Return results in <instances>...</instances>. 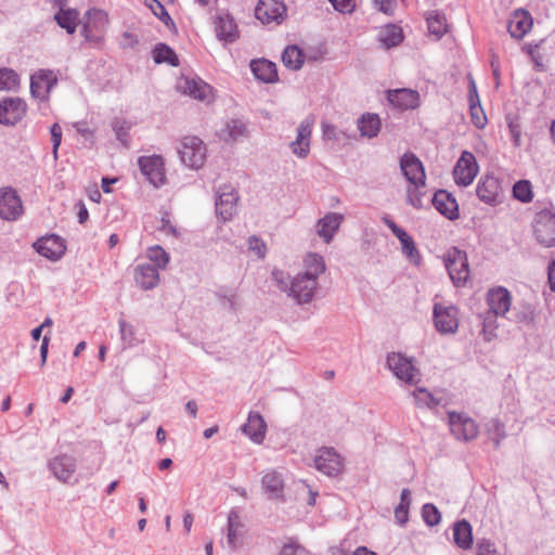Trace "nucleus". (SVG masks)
<instances>
[{
	"mask_svg": "<svg viewBox=\"0 0 555 555\" xmlns=\"http://www.w3.org/2000/svg\"><path fill=\"white\" fill-rule=\"evenodd\" d=\"M153 59L155 63H168L172 66L179 65V60L175 51L165 43H158L153 50Z\"/></svg>",
	"mask_w": 555,
	"mask_h": 555,
	"instance_id": "nucleus-42",
	"label": "nucleus"
},
{
	"mask_svg": "<svg viewBox=\"0 0 555 555\" xmlns=\"http://www.w3.org/2000/svg\"><path fill=\"white\" fill-rule=\"evenodd\" d=\"M255 15L262 24H281L286 17V7L279 0H259Z\"/></svg>",
	"mask_w": 555,
	"mask_h": 555,
	"instance_id": "nucleus-10",
	"label": "nucleus"
},
{
	"mask_svg": "<svg viewBox=\"0 0 555 555\" xmlns=\"http://www.w3.org/2000/svg\"><path fill=\"white\" fill-rule=\"evenodd\" d=\"M56 83L57 77L53 70L39 69L30 77V93L35 99L46 101Z\"/></svg>",
	"mask_w": 555,
	"mask_h": 555,
	"instance_id": "nucleus-9",
	"label": "nucleus"
},
{
	"mask_svg": "<svg viewBox=\"0 0 555 555\" xmlns=\"http://www.w3.org/2000/svg\"><path fill=\"white\" fill-rule=\"evenodd\" d=\"M322 135L324 140L333 141V142H341L347 139L346 132L338 129L333 124L323 121L322 122Z\"/></svg>",
	"mask_w": 555,
	"mask_h": 555,
	"instance_id": "nucleus-49",
	"label": "nucleus"
},
{
	"mask_svg": "<svg viewBox=\"0 0 555 555\" xmlns=\"http://www.w3.org/2000/svg\"><path fill=\"white\" fill-rule=\"evenodd\" d=\"M449 425L453 436L459 440L470 441L478 435V426L468 416L451 412L449 413Z\"/></svg>",
	"mask_w": 555,
	"mask_h": 555,
	"instance_id": "nucleus-11",
	"label": "nucleus"
},
{
	"mask_svg": "<svg viewBox=\"0 0 555 555\" xmlns=\"http://www.w3.org/2000/svg\"><path fill=\"white\" fill-rule=\"evenodd\" d=\"M480 201L489 205H496L501 202L502 189L499 179L493 176L482 178L476 189Z\"/></svg>",
	"mask_w": 555,
	"mask_h": 555,
	"instance_id": "nucleus-20",
	"label": "nucleus"
},
{
	"mask_svg": "<svg viewBox=\"0 0 555 555\" xmlns=\"http://www.w3.org/2000/svg\"><path fill=\"white\" fill-rule=\"evenodd\" d=\"M357 126L361 137L373 139L379 133L382 122L377 114L365 113L358 119Z\"/></svg>",
	"mask_w": 555,
	"mask_h": 555,
	"instance_id": "nucleus-35",
	"label": "nucleus"
},
{
	"mask_svg": "<svg viewBox=\"0 0 555 555\" xmlns=\"http://www.w3.org/2000/svg\"><path fill=\"white\" fill-rule=\"evenodd\" d=\"M535 241L545 248L555 247V209L544 208L539 210L532 222Z\"/></svg>",
	"mask_w": 555,
	"mask_h": 555,
	"instance_id": "nucleus-2",
	"label": "nucleus"
},
{
	"mask_svg": "<svg viewBox=\"0 0 555 555\" xmlns=\"http://www.w3.org/2000/svg\"><path fill=\"white\" fill-rule=\"evenodd\" d=\"M435 327L440 334H454L459 328V311L454 306H434Z\"/></svg>",
	"mask_w": 555,
	"mask_h": 555,
	"instance_id": "nucleus-7",
	"label": "nucleus"
},
{
	"mask_svg": "<svg viewBox=\"0 0 555 555\" xmlns=\"http://www.w3.org/2000/svg\"><path fill=\"white\" fill-rule=\"evenodd\" d=\"M120 338L124 344V348H130L137 345L135 331L133 325L120 319L118 321Z\"/></svg>",
	"mask_w": 555,
	"mask_h": 555,
	"instance_id": "nucleus-44",
	"label": "nucleus"
},
{
	"mask_svg": "<svg viewBox=\"0 0 555 555\" xmlns=\"http://www.w3.org/2000/svg\"><path fill=\"white\" fill-rule=\"evenodd\" d=\"M312 125V119H304L297 128L296 139L289 143V149L292 153L298 158L305 159L308 157L310 153Z\"/></svg>",
	"mask_w": 555,
	"mask_h": 555,
	"instance_id": "nucleus-16",
	"label": "nucleus"
},
{
	"mask_svg": "<svg viewBox=\"0 0 555 555\" xmlns=\"http://www.w3.org/2000/svg\"><path fill=\"white\" fill-rule=\"evenodd\" d=\"M476 555H499L498 548L490 539H481L476 544Z\"/></svg>",
	"mask_w": 555,
	"mask_h": 555,
	"instance_id": "nucleus-55",
	"label": "nucleus"
},
{
	"mask_svg": "<svg viewBox=\"0 0 555 555\" xmlns=\"http://www.w3.org/2000/svg\"><path fill=\"white\" fill-rule=\"evenodd\" d=\"M146 256L157 269H165L169 262V255L159 245L150 247L146 251Z\"/></svg>",
	"mask_w": 555,
	"mask_h": 555,
	"instance_id": "nucleus-43",
	"label": "nucleus"
},
{
	"mask_svg": "<svg viewBox=\"0 0 555 555\" xmlns=\"http://www.w3.org/2000/svg\"><path fill=\"white\" fill-rule=\"evenodd\" d=\"M314 467L328 477H336L344 470L343 456L331 447H323L317 451Z\"/></svg>",
	"mask_w": 555,
	"mask_h": 555,
	"instance_id": "nucleus-6",
	"label": "nucleus"
},
{
	"mask_svg": "<svg viewBox=\"0 0 555 555\" xmlns=\"http://www.w3.org/2000/svg\"><path fill=\"white\" fill-rule=\"evenodd\" d=\"M250 68L255 77L263 82L271 83L278 80L276 66L268 60L253 61Z\"/></svg>",
	"mask_w": 555,
	"mask_h": 555,
	"instance_id": "nucleus-36",
	"label": "nucleus"
},
{
	"mask_svg": "<svg viewBox=\"0 0 555 555\" xmlns=\"http://www.w3.org/2000/svg\"><path fill=\"white\" fill-rule=\"evenodd\" d=\"M387 367L400 380L415 385L420 382V371L414 364L413 358H408L401 352H390L386 359Z\"/></svg>",
	"mask_w": 555,
	"mask_h": 555,
	"instance_id": "nucleus-3",
	"label": "nucleus"
},
{
	"mask_svg": "<svg viewBox=\"0 0 555 555\" xmlns=\"http://www.w3.org/2000/svg\"><path fill=\"white\" fill-rule=\"evenodd\" d=\"M146 7L153 12L155 16H157L166 26H175V23L167 10L158 0H144Z\"/></svg>",
	"mask_w": 555,
	"mask_h": 555,
	"instance_id": "nucleus-48",
	"label": "nucleus"
},
{
	"mask_svg": "<svg viewBox=\"0 0 555 555\" xmlns=\"http://www.w3.org/2000/svg\"><path fill=\"white\" fill-rule=\"evenodd\" d=\"M425 185H415L410 184L406 190V199L410 205H412L416 209H421L423 207L422 197L424 192L421 190Z\"/></svg>",
	"mask_w": 555,
	"mask_h": 555,
	"instance_id": "nucleus-51",
	"label": "nucleus"
},
{
	"mask_svg": "<svg viewBox=\"0 0 555 555\" xmlns=\"http://www.w3.org/2000/svg\"><path fill=\"white\" fill-rule=\"evenodd\" d=\"M433 205L450 220L459 218V205L454 196L446 190L437 191L433 196Z\"/></svg>",
	"mask_w": 555,
	"mask_h": 555,
	"instance_id": "nucleus-22",
	"label": "nucleus"
},
{
	"mask_svg": "<svg viewBox=\"0 0 555 555\" xmlns=\"http://www.w3.org/2000/svg\"><path fill=\"white\" fill-rule=\"evenodd\" d=\"M344 220V216L338 212H328L323 218H321L317 225L318 235L325 242L330 243L337 230L339 229L341 222Z\"/></svg>",
	"mask_w": 555,
	"mask_h": 555,
	"instance_id": "nucleus-25",
	"label": "nucleus"
},
{
	"mask_svg": "<svg viewBox=\"0 0 555 555\" xmlns=\"http://www.w3.org/2000/svg\"><path fill=\"white\" fill-rule=\"evenodd\" d=\"M402 253L413 262L418 263L420 253L415 246L413 238L410 236L401 242Z\"/></svg>",
	"mask_w": 555,
	"mask_h": 555,
	"instance_id": "nucleus-54",
	"label": "nucleus"
},
{
	"mask_svg": "<svg viewBox=\"0 0 555 555\" xmlns=\"http://www.w3.org/2000/svg\"><path fill=\"white\" fill-rule=\"evenodd\" d=\"M478 172V165L473 153L464 151L453 169L454 181L457 185L468 186Z\"/></svg>",
	"mask_w": 555,
	"mask_h": 555,
	"instance_id": "nucleus-8",
	"label": "nucleus"
},
{
	"mask_svg": "<svg viewBox=\"0 0 555 555\" xmlns=\"http://www.w3.org/2000/svg\"><path fill=\"white\" fill-rule=\"evenodd\" d=\"M267 425L263 417L257 412H250L247 423L243 425V433L255 443H261L266 436Z\"/></svg>",
	"mask_w": 555,
	"mask_h": 555,
	"instance_id": "nucleus-32",
	"label": "nucleus"
},
{
	"mask_svg": "<svg viewBox=\"0 0 555 555\" xmlns=\"http://www.w3.org/2000/svg\"><path fill=\"white\" fill-rule=\"evenodd\" d=\"M383 222L390 229L400 243L410 237V235L402 228L398 227L388 216L383 217Z\"/></svg>",
	"mask_w": 555,
	"mask_h": 555,
	"instance_id": "nucleus-58",
	"label": "nucleus"
},
{
	"mask_svg": "<svg viewBox=\"0 0 555 555\" xmlns=\"http://www.w3.org/2000/svg\"><path fill=\"white\" fill-rule=\"evenodd\" d=\"M177 89L184 94L207 103L212 99V88L199 78L181 77L178 80Z\"/></svg>",
	"mask_w": 555,
	"mask_h": 555,
	"instance_id": "nucleus-13",
	"label": "nucleus"
},
{
	"mask_svg": "<svg viewBox=\"0 0 555 555\" xmlns=\"http://www.w3.org/2000/svg\"><path fill=\"white\" fill-rule=\"evenodd\" d=\"M54 20L60 27L72 35L76 31L79 22V13L75 9L62 7L59 8L57 12L54 14Z\"/></svg>",
	"mask_w": 555,
	"mask_h": 555,
	"instance_id": "nucleus-37",
	"label": "nucleus"
},
{
	"mask_svg": "<svg viewBox=\"0 0 555 555\" xmlns=\"http://www.w3.org/2000/svg\"><path fill=\"white\" fill-rule=\"evenodd\" d=\"M280 555H309V553L298 543L289 542L283 545Z\"/></svg>",
	"mask_w": 555,
	"mask_h": 555,
	"instance_id": "nucleus-59",
	"label": "nucleus"
},
{
	"mask_svg": "<svg viewBox=\"0 0 555 555\" xmlns=\"http://www.w3.org/2000/svg\"><path fill=\"white\" fill-rule=\"evenodd\" d=\"M282 61L287 68L297 70L301 68L305 56L297 46H288L282 54Z\"/></svg>",
	"mask_w": 555,
	"mask_h": 555,
	"instance_id": "nucleus-40",
	"label": "nucleus"
},
{
	"mask_svg": "<svg viewBox=\"0 0 555 555\" xmlns=\"http://www.w3.org/2000/svg\"><path fill=\"white\" fill-rule=\"evenodd\" d=\"M444 266L449 276L455 285L464 284L469 276L467 255L465 251L453 247L444 255Z\"/></svg>",
	"mask_w": 555,
	"mask_h": 555,
	"instance_id": "nucleus-4",
	"label": "nucleus"
},
{
	"mask_svg": "<svg viewBox=\"0 0 555 555\" xmlns=\"http://www.w3.org/2000/svg\"><path fill=\"white\" fill-rule=\"evenodd\" d=\"M488 430L492 437L495 447H499L505 438V427L499 420H491L488 424Z\"/></svg>",
	"mask_w": 555,
	"mask_h": 555,
	"instance_id": "nucleus-53",
	"label": "nucleus"
},
{
	"mask_svg": "<svg viewBox=\"0 0 555 555\" xmlns=\"http://www.w3.org/2000/svg\"><path fill=\"white\" fill-rule=\"evenodd\" d=\"M532 27L530 14L524 10H517L508 20L507 30L513 38L521 39Z\"/></svg>",
	"mask_w": 555,
	"mask_h": 555,
	"instance_id": "nucleus-26",
	"label": "nucleus"
},
{
	"mask_svg": "<svg viewBox=\"0 0 555 555\" xmlns=\"http://www.w3.org/2000/svg\"><path fill=\"white\" fill-rule=\"evenodd\" d=\"M261 483L269 499L282 498L284 481L278 472L273 469L267 470L262 476Z\"/></svg>",
	"mask_w": 555,
	"mask_h": 555,
	"instance_id": "nucleus-33",
	"label": "nucleus"
},
{
	"mask_svg": "<svg viewBox=\"0 0 555 555\" xmlns=\"http://www.w3.org/2000/svg\"><path fill=\"white\" fill-rule=\"evenodd\" d=\"M325 270L324 258L317 253H308L302 260V271L298 274L319 282V278L325 273Z\"/></svg>",
	"mask_w": 555,
	"mask_h": 555,
	"instance_id": "nucleus-27",
	"label": "nucleus"
},
{
	"mask_svg": "<svg viewBox=\"0 0 555 555\" xmlns=\"http://www.w3.org/2000/svg\"><path fill=\"white\" fill-rule=\"evenodd\" d=\"M513 195L522 203L531 202L533 197L531 183L527 180L516 182L513 186Z\"/></svg>",
	"mask_w": 555,
	"mask_h": 555,
	"instance_id": "nucleus-47",
	"label": "nucleus"
},
{
	"mask_svg": "<svg viewBox=\"0 0 555 555\" xmlns=\"http://www.w3.org/2000/svg\"><path fill=\"white\" fill-rule=\"evenodd\" d=\"M415 404L420 408L433 409L438 405L439 401L425 388H416L412 392Z\"/></svg>",
	"mask_w": 555,
	"mask_h": 555,
	"instance_id": "nucleus-45",
	"label": "nucleus"
},
{
	"mask_svg": "<svg viewBox=\"0 0 555 555\" xmlns=\"http://www.w3.org/2000/svg\"><path fill=\"white\" fill-rule=\"evenodd\" d=\"M378 39L386 49L398 46L402 39V29L396 25H387L378 33Z\"/></svg>",
	"mask_w": 555,
	"mask_h": 555,
	"instance_id": "nucleus-39",
	"label": "nucleus"
},
{
	"mask_svg": "<svg viewBox=\"0 0 555 555\" xmlns=\"http://www.w3.org/2000/svg\"><path fill=\"white\" fill-rule=\"evenodd\" d=\"M36 251L49 260H59L65 253L64 241L56 235H49L37 240L34 243Z\"/></svg>",
	"mask_w": 555,
	"mask_h": 555,
	"instance_id": "nucleus-19",
	"label": "nucleus"
},
{
	"mask_svg": "<svg viewBox=\"0 0 555 555\" xmlns=\"http://www.w3.org/2000/svg\"><path fill=\"white\" fill-rule=\"evenodd\" d=\"M400 169L410 184L425 185L426 175L424 166L413 153L402 155L400 158Z\"/></svg>",
	"mask_w": 555,
	"mask_h": 555,
	"instance_id": "nucleus-14",
	"label": "nucleus"
},
{
	"mask_svg": "<svg viewBox=\"0 0 555 555\" xmlns=\"http://www.w3.org/2000/svg\"><path fill=\"white\" fill-rule=\"evenodd\" d=\"M244 526L241 521L240 513L236 509H232L228 516V533L227 543L228 546L235 551L242 545V538Z\"/></svg>",
	"mask_w": 555,
	"mask_h": 555,
	"instance_id": "nucleus-29",
	"label": "nucleus"
},
{
	"mask_svg": "<svg viewBox=\"0 0 555 555\" xmlns=\"http://www.w3.org/2000/svg\"><path fill=\"white\" fill-rule=\"evenodd\" d=\"M468 103L472 122L478 129L485 128V126L487 125V116L480 104L476 82L472 77H469L468 83Z\"/></svg>",
	"mask_w": 555,
	"mask_h": 555,
	"instance_id": "nucleus-23",
	"label": "nucleus"
},
{
	"mask_svg": "<svg viewBox=\"0 0 555 555\" xmlns=\"http://www.w3.org/2000/svg\"><path fill=\"white\" fill-rule=\"evenodd\" d=\"M225 131L229 137L228 139H230L232 141H236L240 138L245 137L247 133L245 124L238 119H232V120L228 121Z\"/></svg>",
	"mask_w": 555,
	"mask_h": 555,
	"instance_id": "nucleus-50",
	"label": "nucleus"
},
{
	"mask_svg": "<svg viewBox=\"0 0 555 555\" xmlns=\"http://www.w3.org/2000/svg\"><path fill=\"white\" fill-rule=\"evenodd\" d=\"M272 280L281 292L293 298L297 305L310 304L319 289V282L300 274L291 276L282 270L272 271Z\"/></svg>",
	"mask_w": 555,
	"mask_h": 555,
	"instance_id": "nucleus-1",
	"label": "nucleus"
},
{
	"mask_svg": "<svg viewBox=\"0 0 555 555\" xmlns=\"http://www.w3.org/2000/svg\"><path fill=\"white\" fill-rule=\"evenodd\" d=\"M387 100L401 111L415 109L421 104L418 91L408 88L388 90Z\"/></svg>",
	"mask_w": 555,
	"mask_h": 555,
	"instance_id": "nucleus-18",
	"label": "nucleus"
},
{
	"mask_svg": "<svg viewBox=\"0 0 555 555\" xmlns=\"http://www.w3.org/2000/svg\"><path fill=\"white\" fill-rule=\"evenodd\" d=\"M453 540L455 544L463 550H468L472 547L473 529L467 520L462 519L454 524Z\"/></svg>",
	"mask_w": 555,
	"mask_h": 555,
	"instance_id": "nucleus-38",
	"label": "nucleus"
},
{
	"mask_svg": "<svg viewBox=\"0 0 555 555\" xmlns=\"http://www.w3.org/2000/svg\"><path fill=\"white\" fill-rule=\"evenodd\" d=\"M248 248L255 253L259 258H264L267 246L263 241L257 236H250L248 238Z\"/></svg>",
	"mask_w": 555,
	"mask_h": 555,
	"instance_id": "nucleus-57",
	"label": "nucleus"
},
{
	"mask_svg": "<svg viewBox=\"0 0 555 555\" xmlns=\"http://www.w3.org/2000/svg\"><path fill=\"white\" fill-rule=\"evenodd\" d=\"M141 172L147 178L151 184L158 188L165 183V168L160 156H142L138 160Z\"/></svg>",
	"mask_w": 555,
	"mask_h": 555,
	"instance_id": "nucleus-12",
	"label": "nucleus"
},
{
	"mask_svg": "<svg viewBox=\"0 0 555 555\" xmlns=\"http://www.w3.org/2000/svg\"><path fill=\"white\" fill-rule=\"evenodd\" d=\"M237 202V195L234 190L221 191L216 199V212L217 216L223 221H228L232 218Z\"/></svg>",
	"mask_w": 555,
	"mask_h": 555,
	"instance_id": "nucleus-30",
	"label": "nucleus"
},
{
	"mask_svg": "<svg viewBox=\"0 0 555 555\" xmlns=\"http://www.w3.org/2000/svg\"><path fill=\"white\" fill-rule=\"evenodd\" d=\"M139 43V38L137 35L126 31L122 34L120 39V47L122 49H133Z\"/></svg>",
	"mask_w": 555,
	"mask_h": 555,
	"instance_id": "nucleus-63",
	"label": "nucleus"
},
{
	"mask_svg": "<svg viewBox=\"0 0 555 555\" xmlns=\"http://www.w3.org/2000/svg\"><path fill=\"white\" fill-rule=\"evenodd\" d=\"M216 34L220 40L227 42H233L237 38V26L230 14L225 13L217 17Z\"/></svg>",
	"mask_w": 555,
	"mask_h": 555,
	"instance_id": "nucleus-34",
	"label": "nucleus"
},
{
	"mask_svg": "<svg viewBox=\"0 0 555 555\" xmlns=\"http://www.w3.org/2000/svg\"><path fill=\"white\" fill-rule=\"evenodd\" d=\"M18 83V75L13 69L0 68V91L14 90Z\"/></svg>",
	"mask_w": 555,
	"mask_h": 555,
	"instance_id": "nucleus-46",
	"label": "nucleus"
},
{
	"mask_svg": "<svg viewBox=\"0 0 555 555\" xmlns=\"http://www.w3.org/2000/svg\"><path fill=\"white\" fill-rule=\"evenodd\" d=\"M499 315L500 314H494L491 311H488L485 314L482 320V331L485 332V334L491 335L493 333V331L496 328V317Z\"/></svg>",
	"mask_w": 555,
	"mask_h": 555,
	"instance_id": "nucleus-61",
	"label": "nucleus"
},
{
	"mask_svg": "<svg viewBox=\"0 0 555 555\" xmlns=\"http://www.w3.org/2000/svg\"><path fill=\"white\" fill-rule=\"evenodd\" d=\"M107 23L106 14L101 10H89L82 23L81 34L87 40H95Z\"/></svg>",
	"mask_w": 555,
	"mask_h": 555,
	"instance_id": "nucleus-21",
	"label": "nucleus"
},
{
	"mask_svg": "<svg viewBox=\"0 0 555 555\" xmlns=\"http://www.w3.org/2000/svg\"><path fill=\"white\" fill-rule=\"evenodd\" d=\"M23 210L22 201L16 191L7 188L0 190V217L4 220H16Z\"/></svg>",
	"mask_w": 555,
	"mask_h": 555,
	"instance_id": "nucleus-17",
	"label": "nucleus"
},
{
	"mask_svg": "<svg viewBox=\"0 0 555 555\" xmlns=\"http://www.w3.org/2000/svg\"><path fill=\"white\" fill-rule=\"evenodd\" d=\"M49 468L60 481L67 482L76 469V460L70 455H59L49 462Z\"/></svg>",
	"mask_w": 555,
	"mask_h": 555,
	"instance_id": "nucleus-24",
	"label": "nucleus"
},
{
	"mask_svg": "<svg viewBox=\"0 0 555 555\" xmlns=\"http://www.w3.org/2000/svg\"><path fill=\"white\" fill-rule=\"evenodd\" d=\"M334 9L343 14L352 13L356 3L354 0H328Z\"/></svg>",
	"mask_w": 555,
	"mask_h": 555,
	"instance_id": "nucleus-60",
	"label": "nucleus"
},
{
	"mask_svg": "<svg viewBox=\"0 0 555 555\" xmlns=\"http://www.w3.org/2000/svg\"><path fill=\"white\" fill-rule=\"evenodd\" d=\"M113 130L116 134V138L121 141L122 143H126V139L128 135L129 126L124 120H115L113 122Z\"/></svg>",
	"mask_w": 555,
	"mask_h": 555,
	"instance_id": "nucleus-62",
	"label": "nucleus"
},
{
	"mask_svg": "<svg viewBox=\"0 0 555 555\" xmlns=\"http://www.w3.org/2000/svg\"><path fill=\"white\" fill-rule=\"evenodd\" d=\"M422 517L424 521L430 527L438 525L441 520L440 512L434 504L430 503H427L422 507Z\"/></svg>",
	"mask_w": 555,
	"mask_h": 555,
	"instance_id": "nucleus-52",
	"label": "nucleus"
},
{
	"mask_svg": "<svg viewBox=\"0 0 555 555\" xmlns=\"http://www.w3.org/2000/svg\"><path fill=\"white\" fill-rule=\"evenodd\" d=\"M487 301L489 311L494 314L504 315L511 308V294L506 288L499 287L488 293Z\"/></svg>",
	"mask_w": 555,
	"mask_h": 555,
	"instance_id": "nucleus-28",
	"label": "nucleus"
},
{
	"mask_svg": "<svg viewBox=\"0 0 555 555\" xmlns=\"http://www.w3.org/2000/svg\"><path fill=\"white\" fill-rule=\"evenodd\" d=\"M27 105L21 98H8L0 102V124L13 126L26 114Z\"/></svg>",
	"mask_w": 555,
	"mask_h": 555,
	"instance_id": "nucleus-15",
	"label": "nucleus"
},
{
	"mask_svg": "<svg viewBox=\"0 0 555 555\" xmlns=\"http://www.w3.org/2000/svg\"><path fill=\"white\" fill-rule=\"evenodd\" d=\"M134 280L142 289H152L159 283L158 269L150 263L139 264L134 269Z\"/></svg>",
	"mask_w": 555,
	"mask_h": 555,
	"instance_id": "nucleus-31",
	"label": "nucleus"
},
{
	"mask_svg": "<svg viewBox=\"0 0 555 555\" xmlns=\"http://www.w3.org/2000/svg\"><path fill=\"white\" fill-rule=\"evenodd\" d=\"M428 30L430 34L441 37L447 31V18L443 13L435 10L430 11L426 17Z\"/></svg>",
	"mask_w": 555,
	"mask_h": 555,
	"instance_id": "nucleus-41",
	"label": "nucleus"
},
{
	"mask_svg": "<svg viewBox=\"0 0 555 555\" xmlns=\"http://www.w3.org/2000/svg\"><path fill=\"white\" fill-rule=\"evenodd\" d=\"M218 297H219V300H220V305L232 311V312H235L237 310V306H238V302H237V296L235 293L233 292H229V293H224V294H218Z\"/></svg>",
	"mask_w": 555,
	"mask_h": 555,
	"instance_id": "nucleus-56",
	"label": "nucleus"
},
{
	"mask_svg": "<svg viewBox=\"0 0 555 555\" xmlns=\"http://www.w3.org/2000/svg\"><path fill=\"white\" fill-rule=\"evenodd\" d=\"M409 506L406 504H399L395 508V518L399 525H404L408 521Z\"/></svg>",
	"mask_w": 555,
	"mask_h": 555,
	"instance_id": "nucleus-64",
	"label": "nucleus"
},
{
	"mask_svg": "<svg viewBox=\"0 0 555 555\" xmlns=\"http://www.w3.org/2000/svg\"><path fill=\"white\" fill-rule=\"evenodd\" d=\"M178 153L181 162L192 169L201 168L206 158V147L197 137H185Z\"/></svg>",
	"mask_w": 555,
	"mask_h": 555,
	"instance_id": "nucleus-5",
	"label": "nucleus"
}]
</instances>
